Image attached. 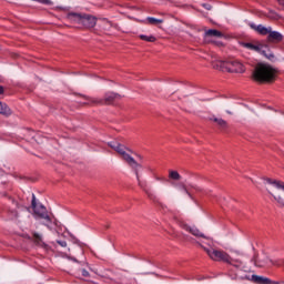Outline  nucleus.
Returning <instances> with one entry per match:
<instances>
[{"mask_svg":"<svg viewBox=\"0 0 284 284\" xmlns=\"http://www.w3.org/2000/svg\"><path fill=\"white\" fill-rule=\"evenodd\" d=\"M121 156H122L123 161H125L128 163V165H130V168H133V170H135V174H136L139 185H140V187H143V183H141V180H139V171L136 170V168H141V164L135 162L134 158H132L125 151L121 154Z\"/></svg>","mask_w":284,"mask_h":284,"instance_id":"8","label":"nucleus"},{"mask_svg":"<svg viewBox=\"0 0 284 284\" xmlns=\"http://www.w3.org/2000/svg\"><path fill=\"white\" fill-rule=\"evenodd\" d=\"M169 179L172 181H181V174H179L176 171H169Z\"/></svg>","mask_w":284,"mask_h":284,"instance_id":"23","label":"nucleus"},{"mask_svg":"<svg viewBox=\"0 0 284 284\" xmlns=\"http://www.w3.org/2000/svg\"><path fill=\"white\" fill-rule=\"evenodd\" d=\"M67 19L71 23H77L78 26H81L82 20H83V13L69 12L67 14Z\"/></svg>","mask_w":284,"mask_h":284,"instance_id":"11","label":"nucleus"},{"mask_svg":"<svg viewBox=\"0 0 284 284\" xmlns=\"http://www.w3.org/2000/svg\"><path fill=\"white\" fill-rule=\"evenodd\" d=\"M215 70H221V72H231V73H243L245 72V67L239 60H219L213 64Z\"/></svg>","mask_w":284,"mask_h":284,"instance_id":"2","label":"nucleus"},{"mask_svg":"<svg viewBox=\"0 0 284 284\" xmlns=\"http://www.w3.org/2000/svg\"><path fill=\"white\" fill-rule=\"evenodd\" d=\"M146 21L151 26H159V23H163L162 19H156V18H152V17L146 18Z\"/></svg>","mask_w":284,"mask_h":284,"instance_id":"24","label":"nucleus"},{"mask_svg":"<svg viewBox=\"0 0 284 284\" xmlns=\"http://www.w3.org/2000/svg\"><path fill=\"white\" fill-rule=\"evenodd\" d=\"M251 28L258 32V34H262V37L268 36L272 30V27H264L263 24H251Z\"/></svg>","mask_w":284,"mask_h":284,"instance_id":"12","label":"nucleus"},{"mask_svg":"<svg viewBox=\"0 0 284 284\" xmlns=\"http://www.w3.org/2000/svg\"><path fill=\"white\" fill-rule=\"evenodd\" d=\"M146 194H148L149 199L151 201H153V203H159V200L156 199V195H154L153 193H150L148 191H146Z\"/></svg>","mask_w":284,"mask_h":284,"instance_id":"27","label":"nucleus"},{"mask_svg":"<svg viewBox=\"0 0 284 284\" xmlns=\"http://www.w3.org/2000/svg\"><path fill=\"white\" fill-rule=\"evenodd\" d=\"M222 37H223V32H221L216 29H210V30L205 31V33H204V38L206 40L210 38L222 39Z\"/></svg>","mask_w":284,"mask_h":284,"instance_id":"14","label":"nucleus"},{"mask_svg":"<svg viewBox=\"0 0 284 284\" xmlns=\"http://www.w3.org/2000/svg\"><path fill=\"white\" fill-rule=\"evenodd\" d=\"M0 94H3V87L0 85Z\"/></svg>","mask_w":284,"mask_h":284,"instance_id":"31","label":"nucleus"},{"mask_svg":"<svg viewBox=\"0 0 284 284\" xmlns=\"http://www.w3.org/2000/svg\"><path fill=\"white\" fill-rule=\"evenodd\" d=\"M13 214H14V216H17V212H14Z\"/></svg>","mask_w":284,"mask_h":284,"instance_id":"35","label":"nucleus"},{"mask_svg":"<svg viewBox=\"0 0 284 284\" xmlns=\"http://www.w3.org/2000/svg\"><path fill=\"white\" fill-rule=\"evenodd\" d=\"M251 281L255 284H272V280L261 275H252Z\"/></svg>","mask_w":284,"mask_h":284,"instance_id":"16","label":"nucleus"},{"mask_svg":"<svg viewBox=\"0 0 284 284\" xmlns=\"http://www.w3.org/2000/svg\"><path fill=\"white\" fill-rule=\"evenodd\" d=\"M180 190L184 192V194H187L190 199H192V194L190 193V191H187V186H185V184H180Z\"/></svg>","mask_w":284,"mask_h":284,"instance_id":"26","label":"nucleus"},{"mask_svg":"<svg viewBox=\"0 0 284 284\" xmlns=\"http://www.w3.org/2000/svg\"><path fill=\"white\" fill-rule=\"evenodd\" d=\"M204 252H206L211 261H222V263H232V256H230V254H227L223 250L204 247Z\"/></svg>","mask_w":284,"mask_h":284,"instance_id":"7","label":"nucleus"},{"mask_svg":"<svg viewBox=\"0 0 284 284\" xmlns=\"http://www.w3.org/2000/svg\"><path fill=\"white\" fill-rule=\"evenodd\" d=\"M33 241L37 245H40V246L45 245V243H43V237L41 236V234L37 232L33 233Z\"/></svg>","mask_w":284,"mask_h":284,"instance_id":"19","label":"nucleus"},{"mask_svg":"<svg viewBox=\"0 0 284 284\" xmlns=\"http://www.w3.org/2000/svg\"><path fill=\"white\" fill-rule=\"evenodd\" d=\"M97 21H99L98 17L83 13L81 26H83V28H87V30H90L97 26Z\"/></svg>","mask_w":284,"mask_h":284,"instance_id":"9","label":"nucleus"},{"mask_svg":"<svg viewBox=\"0 0 284 284\" xmlns=\"http://www.w3.org/2000/svg\"><path fill=\"white\" fill-rule=\"evenodd\" d=\"M101 21H102V26H101L102 30H104L105 32L110 31V29L112 28V23L105 18H102Z\"/></svg>","mask_w":284,"mask_h":284,"instance_id":"20","label":"nucleus"},{"mask_svg":"<svg viewBox=\"0 0 284 284\" xmlns=\"http://www.w3.org/2000/svg\"><path fill=\"white\" fill-rule=\"evenodd\" d=\"M284 37L278 31H274L271 29V31L268 32V36H267L268 43H281Z\"/></svg>","mask_w":284,"mask_h":284,"instance_id":"10","label":"nucleus"},{"mask_svg":"<svg viewBox=\"0 0 284 284\" xmlns=\"http://www.w3.org/2000/svg\"><path fill=\"white\" fill-rule=\"evenodd\" d=\"M31 207L36 219H41L44 221L42 224L45 225L48 230H52V217H50L48 209H45L43 204L37 205V196L34 194H32Z\"/></svg>","mask_w":284,"mask_h":284,"instance_id":"4","label":"nucleus"},{"mask_svg":"<svg viewBox=\"0 0 284 284\" xmlns=\"http://www.w3.org/2000/svg\"><path fill=\"white\" fill-rule=\"evenodd\" d=\"M265 181L271 185L267 189V192L272 194L280 207H284V182L272 180L270 178H266Z\"/></svg>","mask_w":284,"mask_h":284,"instance_id":"3","label":"nucleus"},{"mask_svg":"<svg viewBox=\"0 0 284 284\" xmlns=\"http://www.w3.org/2000/svg\"><path fill=\"white\" fill-rule=\"evenodd\" d=\"M227 112V114H232L230 111H226Z\"/></svg>","mask_w":284,"mask_h":284,"instance_id":"34","label":"nucleus"},{"mask_svg":"<svg viewBox=\"0 0 284 284\" xmlns=\"http://www.w3.org/2000/svg\"><path fill=\"white\" fill-rule=\"evenodd\" d=\"M109 148L112 150L116 151L120 156L125 152V146L119 142H109L108 143Z\"/></svg>","mask_w":284,"mask_h":284,"instance_id":"15","label":"nucleus"},{"mask_svg":"<svg viewBox=\"0 0 284 284\" xmlns=\"http://www.w3.org/2000/svg\"><path fill=\"white\" fill-rule=\"evenodd\" d=\"M0 114H3V116H10L12 114V110L8 104L0 102Z\"/></svg>","mask_w":284,"mask_h":284,"instance_id":"18","label":"nucleus"},{"mask_svg":"<svg viewBox=\"0 0 284 284\" xmlns=\"http://www.w3.org/2000/svg\"><path fill=\"white\" fill-rule=\"evenodd\" d=\"M183 230H185L186 232H190V234H192L193 236H197L201 239H207V236H205V234L201 233V231H199V229H196V226H190L187 224H184Z\"/></svg>","mask_w":284,"mask_h":284,"instance_id":"13","label":"nucleus"},{"mask_svg":"<svg viewBox=\"0 0 284 284\" xmlns=\"http://www.w3.org/2000/svg\"><path fill=\"white\" fill-rule=\"evenodd\" d=\"M242 48H245L246 50H251L252 52H257L258 54H263L265 59H268V61H274L276 57L274 55V52L270 49L267 44H263L261 42H241Z\"/></svg>","mask_w":284,"mask_h":284,"instance_id":"5","label":"nucleus"},{"mask_svg":"<svg viewBox=\"0 0 284 284\" xmlns=\"http://www.w3.org/2000/svg\"><path fill=\"white\" fill-rule=\"evenodd\" d=\"M80 272L84 278H90V272L85 271L84 268H81Z\"/></svg>","mask_w":284,"mask_h":284,"instance_id":"29","label":"nucleus"},{"mask_svg":"<svg viewBox=\"0 0 284 284\" xmlns=\"http://www.w3.org/2000/svg\"><path fill=\"white\" fill-rule=\"evenodd\" d=\"M71 261H74V263H78L77 258L70 257Z\"/></svg>","mask_w":284,"mask_h":284,"instance_id":"32","label":"nucleus"},{"mask_svg":"<svg viewBox=\"0 0 284 284\" xmlns=\"http://www.w3.org/2000/svg\"><path fill=\"white\" fill-rule=\"evenodd\" d=\"M270 263H274V262H272V260H270Z\"/></svg>","mask_w":284,"mask_h":284,"instance_id":"36","label":"nucleus"},{"mask_svg":"<svg viewBox=\"0 0 284 284\" xmlns=\"http://www.w3.org/2000/svg\"><path fill=\"white\" fill-rule=\"evenodd\" d=\"M253 79L258 83H273L276 79V70L268 64H257L253 71Z\"/></svg>","mask_w":284,"mask_h":284,"instance_id":"1","label":"nucleus"},{"mask_svg":"<svg viewBox=\"0 0 284 284\" xmlns=\"http://www.w3.org/2000/svg\"><path fill=\"white\" fill-rule=\"evenodd\" d=\"M88 102H84V105H110L116 101V99H121L119 93L109 92L105 93L104 99L89 98L83 97Z\"/></svg>","mask_w":284,"mask_h":284,"instance_id":"6","label":"nucleus"},{"mask_svg":"<svg viewBox=\"0 0 284 284\" xmlns=\"http://www.w3.org/2000/svg\"><path fill=\"white\" fill-rule=\"evenodd\" d=\"M227 265H232L239 270L243 267V261L231 257V263H227Z\"/></svg>","mask_w":284,"mask_h":284,"instance_id":"22","label":"nucleus"},{"mask_svg":"<svg viewBox=\"0 0 284 284\" xmlns=\"http://www.w3.org/2000/svg\"><path fill=\"white\" fill-rule=\"evenodd\" d=\"M210 121H214V123H216L220 130H226L227 128V122L221 118L212 116L210 118Z\"/></svg>","mask_w":284,"mask_h":284,"instance_id":"17","label":"nucleus"},{"mask_svg":"<svg viewBox=\"0 0 284 284\" xmlns=\"http://www.w3.org/2000/svg\"><path fill=\"white\" fill-rule=\"evenodd\" d=\"M203 8H205V10H212V4L204 3Z\"/></svg>","mask_w":284,"mask_h":284,"instance_id":"30","label":"nucleus"},{"mask_svg":"<svg viewBox=\"0 0 284 284\" xmlns=\"http://www.w3.org/2000/svg\"><path fill=\"white\" fill-rule=\"evenodd\" d=\"M272 284H281V282H274V281H272Z\"/></svg>","mask_w":284,"mask_h":284,"instance_id":"33","label":"nucleus"},{"mask_svg":"<svg viewBox=\"0 0 284 284\" xmlns=\"http://www.w3.org/2000/svg\"><path fill=\"white\" fill-rule=\"evenodd\" d=\"M140 39L142 41H148L149 43H154V41H156V38L154 36H145V34H141Z\"/></svg>","mask_w":284,"mask_h":284,"instance_id":"25","label":"nucleus"},{"mask_svg":"<svg viewBox=\"0 0 284 284\" xmlns=\"http://www.w3.org/2000/svg\"><path fill=\"white\" fill-rule=\"evenodd\" d=\"M58 245H60V247H68V242H65L64 240H57Z\"/></svg>","mask_w":284,"mask_h":284,"instance_id":"28","label":"nucleus"},{"mask_svg":"<svg viewBox=\"0 0 284 284\" xmlns=\"http://www.w3.org/2000/svg\"><path fill=\"white\" fill-rule=\"evenodd\" d=\"M251 261L252 263H254L255 267H263L265 263H267L265 260L264 261L258 260L257 255H254Z\"/></svg>","mask_w":284,"mask_h":284,"instance_id":"21","label":"nucleus"}]
</instances>
